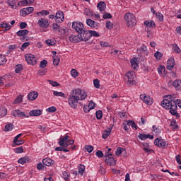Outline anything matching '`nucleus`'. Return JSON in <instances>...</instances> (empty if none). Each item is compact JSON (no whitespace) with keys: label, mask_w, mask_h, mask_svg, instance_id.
Wrapping results in <instances>:
<instances>
[{"label":"nucleus","mask_w":181,"mask_h":181,"mask_svg":"<svg viewBox=\"0 0 181 181\" xmlns=\"http://www.w3.org/2000/svg\"><path fill=\"white\" fill-rule=\"evenodd\" d=\"M161 105L165 110H170L171 115H175L177 118H179L180 115L177 113V106H176V98L175 95H168L164 97L163 100L161 102Z\"/></svg>","instance_id":"1"},{"label":"nucleus","mask_w":181,"mask_h":181,"mask_svg":"<svg viewBox=\"0 0 181 181\" xmlns=\"http://www.w3.org/2000/svg\"><path fill=\"white\" fill-rule=\"evenodd\" d=\"M124 80L130 87L135 86L136 84V76L135 75V71H129L124 76Z\"/></svg>","instance_id":"2"},{"label":"nucleus","mask_w":181,"mask_h":181,"mask_svg":"<svg viewBox=\"0 0 181 181\" xmlns=\"http://www.w3.org/2000/svg\"><path fill=\"white\" fill-rule=\"evenodd\" d=\"M124 18L129 28L135 26V25H136V18H135V16L134 14L131 13H127L124 15Z\"/></svg>","instance_id":"3"},{"label":"nucleus","mask_w":181,"mask_h":181,"mask_svg":"<svg viewBox=\"0 0 181 181\" xmlns=\"http://www.w3.org/2000/svg\"><path fill=\"white\" fill-rule=\"evenodd\" d=\"M71 95L78 98V100H81V101L87 98V93L81 91V89L80 88L74 89Z\"/></svg>","instance_id":"4"},{"label":"nucleus","mask_w":181,"mask_h":181,"mask_svg":"<svg viewBox=\"0 0 181 181\" xmlns=\"http://www.w3.org/2000/svg\"><path fill=\"white\" fill-rule=\"evenodd\" d=\"M25 62L28 64L35 66L37 63V58L32 54H27L25 55Z\"/></svg>","instance_id":"5"},{"label":"nucleus","mask_w":181,"mask_h":181,"mask_svg":"<svg viewBox=\"0 0 181 181\" xmlns=\"http://www.w3.org/2000/svg\"><path fill=\"white\" fill-rule=\"evenodd\" d=\"M78 101H81L80 99H78L77 98H75V96H73L72 95H70L68 98V103L74 110H76L77 108V104H78Z\"/></svg>","instance_id":"6"},{"label":"nucleus","mask_w":181,"mask_h":181,"mask_svg":"<svg viewBox=\"0 0 181 181\" xmlns=\"http://www.w3.org/2000/svg\"><path fill=\"white\" fill-rule=\"evenodd\" d=\"M72 28L77 32V33H81L83 30H86V28H84V24L83 23L79 22H74L72 23Z\"/></svg>","instance_id":"7"},{"label":"nucleus","mask_w":181,"mask_h":181,"mask_svg":"<svg viewBox=\"0 0 181 181\" xmlns=\"http://www.w3.org/2000/svg\"><path fill=\"white\" fill-rule=\"evenodd\" d=\"M78 36L81 42H88V40H90V33H88V30H85L83 32L79 33Z\"/></svg>","instance_id":"8"},{"label":"nucleus","mask_w":181,"mask_h":181,"mask_svg":"<svg viewBox=\"0 0 181 181\" xmlns=\"http://www.w3.org/2000/svg\"><path fill=\"white\" fill-rule=\"evenodd\" d=\"M154 145H156V146H158V148H162L163 149L164 148H168V142L159 138L155 139Z\"/></svg>","instance_id":"9"},{"label":"nucleus","mask_w":181,"mask_h":181,"mask_svg":"<svg viewBox=\"0 0 181 181\" xmlns=\"http://www.w3.org/2000/svg\"><path fill=\"white\" fill-rule=\"evenodd\" d=\"M140 98L145 104H147V105H152L153 104V99L151 98L149 95H146V94H141L140 95Z\"/></svg>","instance_id":"10"},{"label":"nucleus","mask_w":181,"mask_h":181,"mask_svg":"<svg viewBox=\"0 0 181 181\" xmlns=\"http://www.w3.org/2000/svg\"><path fill=\"white\" fill-rule=\"evenodd\" d=\"M12 115L15 118H29V115H26L25 112H21L19 110H14Z\"/></svg>","instance_id":"11"},{"label":"nucleus","mask_w":181,"mask_h":181,"mask_svg":"<svg viewBox=\"0 0 181 181\" xmlns=\"http://www.w3.org/2000/svg\"><path fill=\"white\" fill-rule=\"evenodd\" d=\"M33 7L24 8L20 11L21 16H26L27 15H30L33 12Z\"/></svg>","instance_id":"12"},{"label":"nucleus","mask_w":181,"mask_h":181,"mask_svg":"<svg viewBox=\"0 0 181 181\" xmlns=\"http://www.w3.org/2000/svg\"><path fill=\"white\" fill-rule=\"evenodd\" d=\"M37 25H39L40 28H49V25H50V23H49V20L46 18H40L38 20Z\"/></svg>","instance_id":"13"},{"label":"nucleus","mask_w":181,"mask_h":181,"mask_svg":"<svg viewBox=\"0 0 181 181\" xmlns=\"http://www.w3.org/2000/svg\"><path fill=\"white\" fill-rule=\"evenodd\" d=\"M105 162L109 166H114L116 165L115 159H114V158L112 157H110V155H105Z\"/></svg>","instance_id":"14"},{"label":"nucleus","mask_w":181,"mask_h":181,"mask_svg":"<svg viewBox=\"0 0 181 181\" xmlns=\"http://www.w3.org/2000/svg\"><path fill=\"white\" fill-rule=\"evenodd\" d=\"M29 33L28 30H20L16 33L17 36H22L21 40H26L28 42V39L26 38V35Z\"/></svg>","instance_id":"15"},{"label":"nucleus","mask_w":181,"mask_h":181,"mask_svg":"<svg viewBox=\"0 0 181 181\" xmlns=\"http://www.w3.org/2000/svg\"><path fill=\"white\" fill-rule=\"evenodd\" d=\"M56 22L58 23H62L63 21L64 20V14L63 13V11H57L55 16Z\"/></svg>","instance_id":"16"},{"label":"nucleus","mask_w":181,"mask_h":181,"mask_svg":"<svg viewBox=\"0 0 181 181\" xmlns=\"http://www.w3.org/2000/svg\"><path fill=\"white\" fill-rule=\"evenodd\" d=\"M167 69L173 70V67H175V59L173 58H170L167 62Z\"/></svg>","instance_id":"17"},{"label":"nucleus","mask_w":181,"mask_h":181,"mask_svg":"<svg viewBox=\"0 0 181 181\" xmlns=\"http://www.w3.org/2000/svg\"><path fill=\"white\" fill-rule=\"evenodd\" d=\"M39 93L36 91L31 92L28 94V98L30 101H35L37 98Z\"/></svg>","instance_id":"18"},{"label":"nucleus","mask_w":181,"mask_h":181,"mask_svg":"<svg viewBox=\"0 0 181 181\" xmlns=\"http://www.w3.org/2000/svg\"><path fill=\"white\" fill-rule=\"evenodd\" d=\"M42 163L45 166H52L54 163V160H52L50 158H45L42 160Z\"/></svg>","instance_id":"19"},{"label":"nucleus","mask_w":181,"mask_h":181,"mask_svg":"<svg viewBox=\"0 0 181 181\" xmlns=\"http://www.w3.org/2000/svg\"><path fill=\"white\" fill-rule=\"evenodd\" d=\"M86 24L90 28H98V25H100V23H95V21L90 18L86 20Z\"/></svg>","instance_id":"20"},{"label":"nucleus","mask_w":181,"mask_h":181,"mask_svg":"<svg viewBox=\"0 0 181 181\" xmlns=\"http://www.w3.org/2000/svg\"><path fill=\"white\" fill-rule=\"evenodd\" d=\"M42 110H33L29 112L30 117H39L42 115Z\"/></svg>","instance_id":"21"},{"label":"nucleus","mask_w":181,"mask_h":181,"mask_svg":"<svg viewBox=\"0 0 181 181\" xmlns=\"http://www.w3.org/2000/svg\"><path fill=\"white\" fill-rule=\"evenodd\" d=\"M69 40L70 42H72V43H78V42H81L78 34L77 35H72L69 36Z\"/></svg>","instance_id":"22"},{"label":"nucleus","mask_w":181,"mask_h":181,"mask_svg":"<svg viewBox=\"0 0 181 181\" xmlns=\"http://www.w3.org/2000/svg\"><path fill=\"white\" fill-rule=\"evenodd\" d=\"M69 140L65 138V137H62V138H60L59 139V146H62V148H67V145H68V143H66Z\"/></svg>","instance_id":"23"},{"label":"nucleus","mask_w":181,"mask_h":181,"mask_svg":"<svg viewBox=\"0 0 181 181\" xmlns=\"http://www.w3.org/2000/svg\"><path fill=\"white\" fill-rule=\"evenodd\" d=\"M97 8L100 12H104V11H105V8H107V5L105 4V2L100 1L98 4Z\"/></svg>","instance_id":"24"},{"label":"nucleus","mask_w":181,"mask_h":181,"mask_svg":"<svg viewBox=\"0 0 181 181\" xmlns=\"http://www.w3.org/2000/svg\"><path fill=\"white\" fill-rule=\"evenodd\" d=\"M170 127H171V129H173V131H176V129L179 128V126L177 125V123H176V120L175 119H173L170 122Z\"/></svg>","instance_id":"25"},{"label":"nucleus","mask_w":181,"mask_h":181,"mask_svg":"<svg viewBox=\"0 0 181 181\" xmlns=\"http://www.w3.org/2000/svg\"><path fill=\"white\" fill-rule=\"evenodd\" d=\"M144 25L145 26H146V28H156V24H155L154 21H145L144 22Z\"/></svg>","instance_id":"26"},{"label":"nucleus","mask_w":181,"mask_h":181,"mask_svg":"<svg viewBox=\"0 0 181 181\" xmlns=\"http://www.w3.org/2000/svg\"><path fill=\"white\" fill-rule=\"evenodd\" d=\"M0 28H1V29L4 28V32H8V30H11V28L12 27L8 23H1L0 24Z\"/></svg>","instance_id":"27"},{"label":"nucleus","mask_w":181,"mask_h":181,"mask_svg":"<svg viewBox=\"0 0 181 181\" xmlns=\"http://www.w3.org/2000/svg\"><path fill=\"white\" fill-rule=\"evenodd\" d=\"M28 161L29 157L28 156L22 157L18 160V163H21V165H25V163H28Z\"/></svg>","instance_id":"28"},{"label":"nucleus","mask_w":181,"mask_h":181,"mask_svg":"<svg viewBox=\"0 0 181 181\" xmlns=\"http://www.w3.org/2000/svg\"><path fill=\"white\" fill-rule=\"evenodd\" d=\"M137 62H138V59L136 58H133L130 61L132 67V69H134V70H135L136 69V67H138Z\"/></svg>","instance_id":"29"},{"label":"nucleus","mask_w":181,"mask_h":181,"mask_svg":"<svg viewBox=\"0 0 181 181\" xmlns=\"http://www.w3.org/2000/svg\"><path fill=\"white\" fill-rule=\"evenodd\" d=\"M8 114V110L5 107H0V117H5Z\"/></svg>","instance_id":"30"},{"label":"nucleus","mask_w":181,"mask_h":181,"mask_svg":"<svg viewBox=\"0 0 181 181\" xmlns=\"http://www.w3.org/2000/svg\"><path fill=\"white\" fill-rule=\"evenodd\" d=\"M78 173L81 175V176H83L85 170H86V166H84L83 164H81L78 167Z\"/></svg>","instance_id":"31"},{"label":"nucleus","mask_w":181,"mask_h":181,"mask_svg":"<svg viewBox=\"0 0 181 181\" xmlns=\"http://www.w3.org/2000/svg\"><path fill=\"white\" fill-rule=\"evenodd\" d=\"M110 135H111V129H109V130H105L103 133V139H107Z\"/></svg>","instance_id":"32"},{"label":"nucleus","mask_w":181,"mask_h":181,"mask_svg":"<svg viewBox=\"0 0 181 181\" xmlns=\"http://www.w3.org/2000/svg\"><path fill=\"white\" fill-rule=\"evenodd\" d=\"M88 32L90 35V39H91L92 36H94L95 37H100V33L97 31L88 30Z\"/></svg>","instance_id":"33"},{"label":"nucleus","mask_w":181,"mask_h":181,"mask_svg":"<svg viewBox=\"0 0 181 181\" xmlns=\"http://www.w3.org/2000/svg\"><path fill=\"white\" fill-rule=\"evenodd\" d=\"M139 50L140 53H144V54L148 55V48L146 45H142Z\"/></svg>","instance_id":"34"},{"label":"nucleus","mask_w":181,"mask_h":181,"mask_svg":"<svg viewBox=\"0 0 181 181\" xmlns=\"http://www.w3.org/2000/svg\"><path fill=\"white\" fill-rule=\"evenodd\" d=\"M53 94L55 97H66V95L63 92H58L57 90H54Z\"/></svg>","instance_id":"35"},{"label":"nucleus","mask_w":181,"mask_h":181,"mask_svg":"<svg viewBox=\"0 0 181 181\" xmlns=\"http://www.w3.org/2000/svg\"><path fill=\"white\" fill-rule=\"evenodd\" d=\"M53 63H54V66H59V64L60 63V58L57 56H54Z\"/></svg>","instance_id":"36"},{"label":"nucleus","mask_w":181,"mask_h":181,"mask_svg":"<svg viewBox=\"0 0 181 181\" xmlns=\"http://www.w3.org/2000/svg\"><path fill=\"white\" fill-rule=\"evenodd\" d=\"M38 16H45L46 15H50V12L46 10H42L37 13Z\"/></svg>","instance_id":"37"},{"label":"nucleus","mask_w":181,"mask_h":181,"mask_svg":"<svg viewBox=\"0 0 181 181\" xmlns=\"http://www.w3.org/2000/svg\"><path fill=\"white\" fill-rule=\"evenodd\" d=\"M46 73H47V69L42 68V69H39L37 74H38V76H45Z\"/></svg>","instance_id":"38"},{"label":"nucleus","mask_w":181,"mask_h":181,"mask_svg":"<svg viewBox=\"0 0 181 181\" xmlns=\"http://www.w3.org/2000/svg\"><path fill=\"white\" fill-rule=\"evenodd\" d=\"M6 63V58L5 56L0 54V66H4Z\"/></svg>","instance_id":"39"},{"label":"nucleus","mask_w":181,"mask_h":181,"mask_svg":"<svg viewBox=\"0 0 181 181\" xmlns=\"http://www.w3.org/2000/svg\"><path fill=\"white\" fill-rule=\"evenodd\" d=\"M23 70V66L22 64H18L16 66L15 71L16 73H21Z\"/></svg>","instance_id":"40"},{"label":"nucleus","mask_w":181,"mask_h":181,"mask_svg":"<svg viewBox=\"0 0 181 181\" xmlns=\"http://www.w3.org/2000/svg\"><path fill=\"white\" fill-rule=\"evenodd\" d=\"M13 129V124L11 123L8 124L5 126L4 131L8 132V131H12Z\"/></svg>","instance_id":"41"},{"label":"nucleus","mask_w":181,"mask_h":181,"mask_svg":"<svg viewBox=\"0 0 181 181\" xmlns=\"http://www.w3.org/2000/svg\"><path fill=\"white\" fill-rule=\"evenodd\" d=\"M47 81L52 86V87H59V86H60V83H57V81H54L52 80H48Z\"/></svg>","instance_id":"42"},{"label":"nucleus","mask_w":181,"mask_h":181,"mask_svg":"<svg viewBox=\"0 0 181 181\" xmlns=\"http://www.w3.org/2000/svg\"><path fill=\"white\" fill-rule=\"evenodd\" d=\"M13 144H15V145H23V144H25V140L18 139L15 141V139H13Z\"/></svg>","instance_id":"43"},{"label":"nucleus","mask_w":181,"mask_h":181,"mask_svg":"<svg viewBox=\"0 0 181 181\" xmlns=\"http://www.w3.org/2000/svg\"><path fill=\"white\" fill-rule=\"evenodd\" d=\"M84 14L86 15V16H93V12L91 11V10H90V8H85L84 10Z\"/></svg>","instance_id":"44"},{"label":"nucleus","mask_w":181,"mask_h":181,"mask_svg":"<svg viewBox=\"0 0 181 181\" xmlns=\"http://www.w3.org/2000/svg\"><path fill=\"white\" fill-rule=\"evenodd\" d=\"M47 66V61L45 59H43L42 61L40 62V69H45Z\"/></svg>","instance_id":"45"},{"label":"nucleus","mask_w":181,"mask_h":181,"mask_svg":"<svg viewBox=\"0 0 181 181\" xmlns=\"http://www.w3.org/2000/svg\"><path fill=\"white\" fill-rule=\"evenodd\" d=\"M85 151H86L89 153H91V152H93V151H94V147L93 146H88V145L86 146Z\"/></svg>","instance_id":"46"},{"label":"nucleus","mask_w":181,"mask_h":181,"mask_svg":"<svg viewBox=\"0 0 181 181\" xmlns=\"http://www.w3.org/2000/svg\"><path fill=\"white\" fill-rule=\"evenodd\" d=\"M63 177L66 181L70 180V175H69V173L67 171H64L63 173Z\"/></svg>","instance_id":"47"},{"label":"nucleus","mask_w":181,"mask_h":181,"mask_svg":"<svg viewBox=\"0 0 181 181\" xmlns=\"http://www.w3.org/2000/svg\"><path fill=\"white\" fill-rule=\"evenodd\" d=\"M128 122H129V127H132V128H135V129H138V127L136 126V124L135 123V122L132 120H129Z\"/></svg>","instance_id":"48"},{"label":"nucleus","mask_w":181,"mask_h":181,"mask_svg":"<svg viewBox=\"0 0 181 181\" xmlns=\"http://www.w3.org/2000/svg\"><path fill=\"white\" fill-rule=\"evenodd\" d=\"M71 76L76 78V77H78V73L77 72V70L76 69H71Z\"/></svg>","instance_id":"49"},{"label":"nucleus","mask_w":181,"mask_h":181,"mask_svg":"<svg viewBox=\"0 0 181 181\" xmlns=\"http://www.w3.org/2000/svg\"><path fill=\"white\" fill-rule=\"evenodd\" d=\"M95 115H96L97 119H101V118H103V111L101 110L96 111Z\"/></svg>","instance_id":"50"},{"label":"nucleus","mask_w":181,"mask_h":181,"mask_svg":"<svg viewBox=\"0 0 181 181\" xmlns=\"http://www.w3.org/2000/svg\"><path fill=\"white\" fill-rule=\"evenodd\" d=\"M22 98H23L22 95H18V96L15 99L14 104H20V103H22Z\"/></svg>","instance_id":"51"},{"label":"nucleus","mask_w":181,"mask_h":181,"mask_svg":"<svg viewBox=\"0 0 181 181\" xmlns=\"http://www.w3.org/2000/svg\"><path fill=\"white\" fill-rule=\"evenodd\" d=\"M154 56H155L156 59H157V60H160V58L162 57V56H163V54L162 53H160L159 51H157L154 54Z\"/></svg>","instance_id":"52"},{"label":"nucleus","mask_w":181,"mask_h":181,"mask_svg":"<svg viewBox=\"0 0 181 181\" xmlns=\"http://www.w3.org/2000/svg\"><path fill=\"white\" fill-rule=\"evenodd\" d=\"M173 48L174 49V52H175V53H180V48H179V46H177L176 44H173Z\"/></svg>","instance_id":"53"},{"label":"nucleus","mask_w":181,"mask_h":181,"mask_svg":"<svg viewBox=\"0 0 181 181\" xmlns=\"http://www.w3.org/2000/svg\"><path fill=\"white\" fill-rule=\"evenodd\" d=\"M165 66L160 65V66H159L158 68V73L159 74H162V73H163V72L165 71Z\"/></svg>","instance_id":"54"},{"label":"nucleus","mask_w":181,"mask_h":181,"mask_svg":"<svg viewBox=\"0 0 181 181\" xmlns=\"http://www.w3.org/2000/svg\"><path fill=\"white\" fill-rule=\"evenodd\" d=\"M93 84L95 88H100V81L98 79H94Z\"/></svg>","instance_id":"55"},{"label":"nucleus","mask_w":181,"mask_h":181,"mask_svg":"<svg viewBox=\"0 0 181 181\" xmlns=\"http://www.w3.org/2000/svg\"><path fill=\"white\" fill-rule=\"evenodd\" d=\"M106 28L107 29H112V28H114V23H111V21H107L106 23Z\"/></svg>","instance_id":"56"},{"label":"nucleus","mask_w":181,"mask_h":181,"mask_svg":"<svg viewBox=\"0 0 181 181\" xmlns=\"http://www.w3.org/2000/svg\"><path fill=\"white\" fill-rule=\"evenodd\" d=\"M45 43L47 45V46H54V45H56V42L52 40H47Z\"/></svg>","instance_id":"57"},{"label":"nucleus","mask_w":181,"mask_h":181,"mask_svg":"<svg viewBox=\"0 0 181 181\" xmlns=\"http://www.w3.org/2000/svg\"><path fill=\"white\" fill-rule=\"evenodd\" d=\"M156 16L157 19L159 20L160 22H163V15L162 13H157L156 14Z\"/></svg>","instance_id":"58"},{"label":"nucleus","mask_w":181,"mask_h":181,"mask_svg":"<svg viewBox=\"0 0 181 181\" xmlns=\"http://www.w3.org/2000/svg\"><path fill=\"white\" fill-rule=\"evenodd\" d=\"M16 153H22L23 152V147H18L14 149Z\"/></svg>","instance_id":"59"},{"label":"nucleus","mask_w":181,"mask_h":181,"mask_svg":"<svg viewBox=\"0 0 181 181\" xmlns=\"http://www.w3.org/2000/svg\"><path fill=\"white\" fill-rule=\"evenodd\" d=\"M122 151H124V148L118 147L115 152V154L117 155V156H119V155H121V153H122Z\"/></svg>","instance_id":"60"},{"label":"nucleus","mask_w":181,"mask_h":181,"mask_svg":"<svg viewBox=\"0 0 181 181\" xmlns=\"http://www.w3.org/2000/svg\"><path fill=\"white\" fill-rule=\"evenodd\" d=\"M123 127L124 131H126L127 132L129 131L130 126L129 124V122H127V123H123Z\"/></svg>","instance_id":"61"},{"label":"nucleus","mask_w":181,"mask_h":181,"mask_svg":"<svg viewBox=\"0 0 181 181\" xmlns=\"http://www.w3.org/2000/svg\"><path fill=\"white\" fill-rule=\"evenodd\" d=\"M6 81V76H0V86H4Z\"/></svg>","instance_id":"62"},{"label":"nucleus","mask_w":181,"mask_h":181,"mask_svg":"<svg viewBox=\"0 0 181 181\" xmlns=\"http://www.w3.org/2000/svg\"><path fill=\"white\" fill-rule=\"evenodd\" d=\"M47 112H56L57 109L56 107L54 106H52L50 107H49L48 109H47Z\"/></svg>","instance_id":"63"},{"label":"nucleus","mask_w":181,"mask_h":181,"mask_svg":"<svg viewBox=\"0 0 181 181\" xmlns=\"http://www.w3.org/2000/svg\"><path fill=\"white\" fill-rule=\"evenodd\" d=\"M30 45V42H24L21 46V49L25 50L28 47H29Z\"/></svg>","instance_id":"64"}]
</instances>
